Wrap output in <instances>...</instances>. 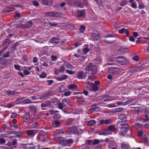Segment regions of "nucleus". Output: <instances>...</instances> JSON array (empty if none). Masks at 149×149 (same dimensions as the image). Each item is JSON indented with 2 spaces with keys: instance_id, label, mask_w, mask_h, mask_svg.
I'll return each instance as SVG.
<instances>
[{
  "instance_id": "1",
  "label": "nucleus",
  "mask_w": 149,
  "mask_h": 149,
  "mask_svg": "<svg viewBox=\"0 0 149 149\" xmlns=\"http://www.w3.org/2000/svg\"><path fill=\"white\" fill-rule=\"evenodd\" d=\"M85 69L86 70L90 71V70L93 74H95L97 72V66L91 63H89L86 66Z\"/></svg>"
},
{
  "instance_id": "2",
  "label": "nucleus",
  "mask_w": 149,
  "mask_h": 149,
  "mask_svg": "<svg viewBox=\"0 0 149 149\" xmlns=\"http://www.w3.org/2000/svg\"><path fill=\"white\" fill-rule=\"evenodd\" d=\"M116 61L119 64L125 65L128 63V59L123 56H119L116 58Z\"/></svg>"
},
{
  "instance_id": "3",
  "label": "nucleus",
  "mask_w": 149,
  "mask_h": 149,
  "mask_svg": "<svg viewBox=\"0 0 149 149\" xmlns=\"http://www.w3.org/2000/svg\"><path fill=\"white\" fill-rule=\"evenodd\" d=\"M108 72L111 74H117L120 73V70L118 68L112 67L109 68Z\"/></svg>"
},
{
  "instance_id": "4",
  "label": "nucleus",
  "mask_w": 149,
  "mask_h": 149,
  "mask_svg": "<svg viewBox=\"0 0 149 149\" xmlns=\"http://www.w3.org/2000/svg\"><path fill=\"white\" fill-rule=\"evenodd\" d=\"M38 131L37 130H29L26 131L27 134L29 136L32 137H34L37 133Z\"/></svg>"
},
{
  "instance_id": "5",
  "label": "nucleus",
  "mask_w": 149,
  "mask_h": 149,
  "mask_svg": "<svg viewBox=\"0 0 149 149\" xmlns=\"http://www.w3.org/2000/svg\"><path fill=\"white\" fill-rule=\"evenodd\" d=\"M78 132L77 127L76 126L72 127L68 131V133L70 134H76Z\"/></svg>"
},
{
  "instance_id": "6",
  "label": "nucleus",
  "mask_w": 149,
  "mask_h": 149,
  "mask_svg": "<svg viewBox=\"0 0 149 149\" xmlns=\"http://www.w3.org/2000/svg\"><path fill=\"white\" fill-rule=\"evenodd\" d=\"M45 15L46 16L51 17H58V13L56 12L52 11L45 13Z\"/></svg>"
},
{
  "instance_id": "7",
  "label": "nucleus",
  "mask_w": 149,
  "mask_h": 149,
  "mask_svg": "<svg viewBox=\"0 0 149 149\" xmlns=\"http://www.w3.org/2000/svg\"><path fill=\"white\" fill-rule=\"evenodd\" d=\"M100 38V36L98 32H93L92 34L91 38L93 40H97Z\"/></svg>"
},
{
  "instance_id": "8",
  "label": "nucleus",
  "mask_w": 149,
  "mask_h": 149,
  "mask_svg": "<svg viewBox=\"0 0 149 149\" xmlns=\"http://www.w3.org/2000/svg\"><path fill=\"white\" fill-rule=\"evenodd\" d=\"M65 70V68L63 66L60 67L59 69H55L54 71V72L56 74H57L58 73L60 72L63 73Z\"/></svg>"
},
{
  "instance_id": "9",
  "label": "nucleus",
  "mask_w": 149,
  "mask_h": 149,
  "mask_svg": "<svg viewBox=\"0 0 149 149\" xmlns=\"http://www.w3.org/2000/svg\"><path fill=\"white\" fill-rule=\"evenodd\" d=\"M118 32L120 34H123V33H125L127 35V37H129V32L127 29L125 28H122L118 31Z\"/></svg>"
},
{
  "instance_id": "10",
  "label": "nucleus",
  "mask_w": 149,
  "mask_h": 149,
  "mask_svg": "<svg viewBox=\"0 0 149 149\" xmlns=\"http://www.w3.org/2000/svg\"><path fill=\"white\" fill-rule=\"evenodd\" d=\"M30 145V149H39V147L38 145L36 143H32L29 144Z\"/></svg>"
},
{
  "instance_id": "11",
  "label": "nucleus",
  "mask_w": 149,
  "mask_h": 149,
  "mask_svg": "<svg viewBox=\"0 0 149 149\" xmlns=\"http://www.w3.org/2000/svg\"><path fill=\"white\" fill-rule=\"evenodd\" d=\"M42 4L45 5L50 6L52 3V0H42Z\"/></svg>"
},
{
  "instance_id": "12",
  "label": "nucleus",
  "mask_w": 149,
  "mask_h": 149,
  "mask_svg": "<svg viewBox=\"0 0 149 149\" xmlns=\"http://www.w3.org/2000/svg\"><path fill=\"white\" fill-rule=\"evenodd\" d=\"M128 49V48L124 46H123L119 49L118 51L120 53H124L127 52Z\"/></svg>"
},
{
  "instance_id": "13",
  "label": "nucleus",
  "mask_w": 149,
  "mask_h": 149,
  "mask_svg": "<svg viewBox=\"0 0 149 149\" xmlns=\"http://www.w3.org/2000/svg\"><path fill=\"white\" fill-rule=\"evenodd\" d=\"M122 149H129V146L128 143L126 142H124L121 145Z\"/></svg>"
},
{
  "instance_id": "14",
  "label": "nucleus",
  "mask_w": 149,
  "mask_h": 149,
  "mask_svg": "<svg viewBox=\"0 0 149 149\" xmlns=\"http://www.w3.org/2000/svg\"><path fill=\"white\" fill-rule=\"evenodd\" d=\"M77 77L79 79H84L85 78V75L83 71H81L78 74Z\"/></svg>"
},
{
  "instance_id": "15",
  "label": "nucleus",
  "mask_w": 149,
  "mask_h": 149,
  "mask_svg": "<svg viewBox=\"0 0 149 149\" xmlns=\"http://www.w3.org/2000/svg\"><path fill=\"white\" fill-rule=\"evenodd\" d=\"M119 119L121 120V122H125L127 120L126 116L125 115L122 114L120 115L119 116Z\"/></svg>"
},
{
  "instance_id": "16",
  "label": "nucleus",
  "mask_w": 149,
  "mask_h": 149,
  "mask_svg": "<svg viewBox=\"0 0 149 149\" xmlns=\"http://www.w3.org/2000/svg\"><path fill=\"white\" fill-rule=\"evenodd\" d=\"M62 102L64 107H65L69 103L70 100L69 99L64 98L62 100Z\"/></svg>"
},
{
  "instance_id": "17",
  "label": "nucleus",
  "mask_w": 149,
  "mask_h": 149,
  "mask_svg": "<svg viewBox=\"0 0 149 149\" xmlns=\"http://www.w3.org/2000/svg\"><path fill=\"white\" fill-rule=\"evenodd\" d=\"M121 130L122 132H126L128 130V126L126 124H124L121 127Z\"/></svg>"
},
{
  "instance_id": "18",
  "label": "nucleus",
  "mask_w": 149,
  "mask_h": 149,
  "mask_svg": "<svg viewBox=\"0 0 149 149\" xmlns=\"http://www.w3.org/2000/svg\"><path fill=\"white\" fill-rule=\"evenodd\" d=\"M77 13V16L78 17H84L85 16V13L84 10H78Z\"/></svg>"
},
{
  "instance_id": "19",
  "label": "nucleus",
  "mask_w": 149,
  "mask_h": 149,
  "mask_svg": "<svg viewBox=\"0 0 149 149\" xmlns=\"http://www.w3.org/2000/svg\"><path fill=\"white\" fill-rule=\"evenodd\" d=\"M91 87L90 88V90L93 91L95 92L97 91L98 89V88L95 86L93 83H92L91 84Z\"/></svg>"
},
{
  "instance_id": "20",
  "label": "nucleus",
  "mask_w": 149,
  "mask_h": 149,
  "mask_svg": "<svg viewBox=\"0 0 149 149\" xmlns=\"http://www.w3.org/2000/svg\"><path fill=\"white\" fill-rule=\"evenodd\" d=\"M96 123V121L94 120H91L88 121L87 122V125L88 126H93Z\"/></svg>"
},
{
  "instance_id": "21",
  "label": "nucleus",
  "mask_w": 149,
  "mask_h": 149,
  "mask_svg": "<svg viewBox=\"0 0 149 149\" xmlns=\"http://www.w3.org/2000/svg\"><path fill=\"white\" fill-rule=\"evenodd\" d=\"M30 113L27 112L26 113L24 116L23 117V119L25 120H28L30 118Z\"/></svg>"
},
{
  "instance_id": "22",
  "label": "nucleus",
  "mask_w": 149,
  "mask_h": 149,
  "mask_svg": "<svg viewBox=\"0 0 149 149\" xmlns=\"http://www.w3.org/2000/svg\"><path fill=\"white\" fill-rule=\"evenodd\" d=\"M29 126L31 128L36 129L39 126V125L37 122H35L33 124H32L30 125Z\"/></svg>"
},
{
  "instance_id": "23",
  "label": "nucleus",
  "mask_w": 149,
  "mask_h": 149,
  "mask_svg": "<svg viewBox=\"0 0 149 149\" xmlns=\"http://www.w3.org/2000/svg\"><path fill=\"white\" fill-rule=\"evenodd\" d=\"M59 39L58 38L54 37L52 38L50 42L52 43H55L57 44L59 42Z\"/></svg>"
},
{
  "instance_id": "24",
  "label": "nucleus",
  "mask_w": 149,
  "mask_h": 149,
  "mask_svg": "<svg viewBox=\"0 0 149 149\" xmlns=\"http://www.w3.org/2000/svg\"><path fill=\"white\" fill-rule=\"evenodd\" d=\"M59 143L61 144L62 146H68L67 140H63L59 142Z\"/></svg>"
},
{
  "instance_id": "25",
  "label": "nucleus",
  "mask_w": 149,
  "mask_h": 149,
  "mask_svg": "<svg viewBox=\"0 0 149 149\" xmlns=\"http://www.w3.org/2000/svg\"><path fill=\"white\" fill-rule=\"evenodd\" d=\"M74 6L80 8H83V5L81 4V3L79 1H77L74 3Z\"/></svg>"
},
{
  "instance_id": "26",
  "label": "nucleus",
  "mask_w": 149,
  "mask_h": 149,
  "mask_svg": "<svg viewBox=\"0 0 149 149\" xmlns=\"http://www.w3.org/2000/svg\"><path fill=\"white\" fill-rule=\"evenodd\" d=\"M116 130L115 125H111L109 126L107 128V130L111 132H114Z\"/></svg>"
},
{
  "instance_id": "27",
  "label": "nucleus",
  "mask_w": 149,
  "mask_h": 149,
  "mask_svg": "<svg viewBox=\"0 0 149 149\" xmlns=\"http://www.w3.org/2000/svg\"><path fill=\"white\" fill-rule=\"evenodd\" d=\"M41 106L42 107V109L44 110L45 109V108L50 106V103L48 102H45L42 104Z\"/></svg>"
},
{
  "instance_id": "28",
  "label": "nucleus",
  "mask_w": 149,
  "mask_h": 149,
  "mask_svg": "<svg viewBox=\"0 0 149 149\" xmlns=\"http://www.w3.org/2000/svg\"><path fill=\"white\" fill-rule=\"evenodd\" d=\"M40 22L42 24H49V20L47 19H42L40 20Z\"/></svg>"
},
{
  "instance_id": "29",
  "label": "nucleus",
  "mask_w": 149,
  "mask_h": 149,
  "mask_svg": "<svg viewBox=\"0 0 149 149\" xmlns=\"http://www.w3.org/2000/svg\"><path fill=\"white\" fill-rule=\"evenodd\" d=\"M102 140H98L97 139H94L93 140V145H95L99 143L100 142L102 141Z\"/></svg>"
},
{
  "instance_id": "30",
  "label": "nucleus",
  "mask_w": 149,
  "mask_h": 149,
  "mask_svg": "<svg viewBox=\"0 0 149 149\" xmlns=\"http://www.w3.org/2000/svg\"><path fill=\"white\" fill-rule=\"evenodd\" d=\"M69 88L70 89L74 90L77 88V86L75 84H71L69 86Z\"/></svg>"
},
{
  "instance_id": "31",
  "label": "nucleus",
  "mask_w": 149,
  "mask_h": 149,
  "mask_svg": "<svg viewBox=\"0 0 149 149\" xmlns=\"http://www.w3.org/2000/svg\"><path fill=\"white\" fill-rule=\"evenodd\" d=\"M138 3L139 4L138 7L139 9H142L145 7L142 1H139Z\"/></svg>"
},
{
  "instance_id": "32",
  "label": "nucleus",
  "mask_w": 149,
  "mask_h": 149,
  "mask_svg": "<svg viewBox=\"0 0 149 149\" xmlns=\"http://www.w3.org/2000/svg\"><path fill=\"white\" fill-rule=\"evenodd\" d=\"M51 102L55 105L58 102V99L56 98H53L51 99Z\"/></svg>"
},
{
  "instance_id": "33",
  "label": "nucleus",
  "mask_w": 149,
  "mask_h": 149,
  "mask_svg": "<svg viewBox=\"0 0 149 149\" xmlns=\"http://www.w3.org/2000/svg\"><path fill=\"white\" fill-rule=\"evenodd\" d=\"M108 134L107 130H105L102 131L99 133V134L101 135H104L106 136Z\"/></svg>"
},
{
  "instance_id": "34",
  "label": "nucleus",
  "mask_w": 149,
  "mask_h": 149,
  "mask_svg": "<svg viewBox=\"0 0 149 149\" xmlns=\"http://www.w3.org/2000/svg\"><path fill=\"white\" fill-rule=\"evenodd\" d=\"M24 98L22 97L17 99L16 101L17 104H19L21 103L23 101Z\"/></svg>"
},
{
  "instance_id": "35",
  "label": "nucleus",
  "mask_w": 149,
  "mask_h": 149,
  "mask_svg": "<svg viewBox=\"0 0 149 149\" xmlns=\"http://www.w3.org/2000/svg\"><path fill=\"white\" fill-rule=\"evenodd\" d=\"M101 58L99 57H98L96 58L95 60V62L97 64H100L101 63Z\"/></svg>"
},
{
  "instance_id": "36",
  "label": "nucleus",
  "mask_w": 149,
  "mask_h": 149,
  "mask_svg": "<svg viewBox=\"0 0 149 149\" xmlns=\"http://www.w3.org/2000/svg\"><path fill=\"white\" fill-rule=\"evenodd\" d=\"M123 108H118L114 109L113 110L114 112H117L123 111Z\"/></svg>"
},
{
  "instance_id": "37",
  "label": "nucleus",
  "mask_w": 149,
  "mask_h": 149,
  "mask_svg": "<svg viewBox=\"0 0 149 149\" xmlns=\"http://www.w3.org/2000/svg\"><path fill=\"white\" fill-rule=\"evenodd\" d=\"M104 121L105 124L106 125H109L112 123L111 120V119L105 120Z\"/></svg>"
},
{
  "instance_id": "38",
  "label": "nucleus",
  "mask_w": 149,
  "mask_h": 149,
  "mask_svg": "<svg viewBox=\"0 0 149 149\" xmlns=\"http://www.w3.org/2000/svg\"><path fill=\"white\" fill-rule=\"evenodd\" d=\"M33 22L32 21H30L28 22L26 24L27 27L29 28H30L31 27L32 25Z\"/></svg>"
},
{
  "instance_id": "39",
  "label": "nucleus",
  "mask_w": 149,
  "mask_h": 149,
  "mask_svg": "<svg viewBox=\"0 0 149 149\" xmlns=\"http://www.w3.org/2000/svg\"><path fill=\"white\" fill-rule=\"evenodd\" d=\"M131 6L132 8L134 9L136 8H137V6L136 2H133L131 3Z\"/></svg>"
},
{
  "instance_id": "40",
  "label": "nucleus",
  "mask_w": 149,
  "mask_h": 149,
  "mask_svg": "<svg viewBox=\"0 0 149 149\" xmlns=\"http://www.w3.org/2000/svg\"><path fill=\"white\" fill-rule=\"evenodd\" d=\"M85 29V27L84 25H81L80 26V28L79 29L80 32L83 33L84 32V31Z\"/></svg>"
},
{
  "instance_id": "41",
  "label": "nucleus",
  "mask_w": 149,
  "mask_h": 149,
  "mask_svg": "<svg viewBox=\"0 0 149 149\" xmlns=\"http://www.w3.org/2000/svg\"><path fill=\"white\" fill-rule=\"evenodd\" d=\"M145 112L146 114L145 115V117H146V118L145 119L144 121H149V118L148 117V115L146 114L148 112V111L147 110H146Z\"/></svg>"
},
{
  "instance_id": "42",
  "label": "nucleus",
  "mask_w": 149,
  "mask_h": 149,
  "mask_svg": "<svg viewBox=\"0 0 149 149\" xmlns=\"http://www.w3.org/2000/svg\"><path fill=\"white\" fill-rule=\"evenodd\" d=\"M65 90V88L64 86H60L59 89V91L60 92H62L64 91Z\"/></svg>"
},
{
  "instance_id": "43",
  "label": "nucleus",
  "mask_w": 149,
  "mask_h": 149,
  "mask_svg": "<svg viewBox=\"0 0 149 149\" xmlns=\"http://www.w3.org/2000/svg\"><path fill=\"white\" fill-rule=\"evenodd\" d=\"M89 51V49L88 47H85L83 49V52L84 54H86Z\"/></svg>"
},
{
  "instance_id": "44",
  "label": "nucleus",
  "mask_w": 149,
  "mask_h": 149,
  "mask_svg": "<svg viewBox=\"0 0 149 149\" xmlns=\"http://www.w3.org/2000/svg\"><path fill=\"white\" fill-rule=\"evenodd\" d=\"M47 74L44 72H42V74H40L39 77L40 78H44L46 77Z\"/></svg>"
},
{
  "instance_id": "45",
  "label": "nucleus",
  "mask_w": 149,
  "mask_h": 149,
  "mask_svg": "<svg viewBox=\"0 0 149 149\" xmlns=\"http://www.w3.org/2000/svg\"><path fill=\"white\" fill-rule=\"evenodd\" d=\"M53 124H54L55 125V127H58L60 124V122L58 120H55L54 121Z\"/></svg>"
},
{
  "instance_id": "46",
  "label": "nucleus",
  "mask_w": 149,
  "mask_h": 149,
  "mask_svg": "<svg viewBox=\"0 0 149 149\" xmlns=\"http://www.w3.org/2000/svg\"><path fill=\"white\" fill-rule=\"evenodd\" d=\"M7 93L9 95H14L15 94V92L13 91H12L10 90H9L7 91Z\"/></svg>"
},
{
  "instance_id": "47",
  "label": "nucleus",
  "mask_w": 149,
  "mask_h": 149,
  "mask_svg": "<svg viewBox=\"0 0 149 149\" xmlns=\"http://www.w3.org/2000/svg\"><path fill=\"white\" fill-rule=\"evenodd\" d=\"M127 3V1H122L120 3V6H125Z\"/></svg>"
},
{
  "instance_id": "48",
  "label": "nucleus",
  "mask_w": 149,
  "mask_h": 149,
  "mask_svg": "<svg viewBox=\"0 0 149 149\" xmlns=\"http://www.w3.org/2000/svg\"><path fill=\"white\" fill-rule=\"evenodd\" d=\"M105 43L107 44H111L112 43L113 41V40H110L109 39H105L104 40Z\"/></svg>"
},
{
  "instance_id": "49",
  "label": "nucleus",
  "mask_w": 149,
  "mask_h": 149,
  "mask_svg": "<svg viewBox=\"0 0 149 149\" xmlns=\"http://www.w3.org/2000/svg\"><path fill=\"white\" fill-rule=\"evenodd\" d=\"M49 24L51 26H55L57 25V24L54 22H51L49 21Z\"/></svg>"
},
{
  "instance_id": "50",
  "label": "nucleus",
  "mask_w": 149,
  "mask_h": 149,
  "mask_svg": "<svg viewBox=\"0 0 149 149\" xmlns=\"http://www.w3.org/2000/svg\"><path fill=\"white\" fill-rule=\"evenodd\" d=\"M47 134V132L43 130H41L40 132V134L42 136H45Z\"/></svg>"
},
{
  "instance_id": "51",
  "label": "nucleus",
  "mask_w": 149,
  "mask_h": 149,
  "mask_svg": "<svg viewBox=\"0 0 149 149\" xmlns=\"http://www.w3.org/2000/svg\"><path fill=\"white\" fill-rule=\"evenodd\" d=\"M67 140L68 146H69L70 144H72L73 142V140L72 139H67Z\"/></svg>"
},
{
  "instance_id": "52",
  "label": "nucleus",
  "mask_w": 149,
  "mask_h": 149,
  "mask_svg": "<svg viewBox=\"0 0 149 149\" xmlns=\"http://www.w3.org/2000/svg\"><path fill=\"white\" fill-rule=\"evenodd\" d=\"M132 59L133 60L137 61H138L139 57L137 55H135L132 57Z\"/></svg>"
},
{
  "instance_id": "53",
  "label": "nucleus",
  "mask_w": 149,
  "mask_h": 149,
  "mask_svg": "<svg viewBox=\"0 0 149 149\" xmlns=\"http://www.w3.org/2000/svg\"><path fill=\"white\" fill-rule=\"evenodd\" d=\"M25 103L26 104H30L33 103V102L30 99H27L25 100Z\"/></svg>"
},
{
  "instance_id": "54",
  "label": "nucleus",
  "mask_w": 149,
  "mask_h": 149,
  "mask_svg": "<svg viewBox=\"0 0 149 149\" xmlns=\"http://www.w3.org/2000/svg\"><path fill=\"white\" fill-rule=\"evenodd\" d=\"M5 140L3 138H1L0 139V144H3L6 143Z\"/></svg>"
},
{
  "instance_id": "55",
  "label": "nucleus",
  "mask_w": 149,
  "mask_h": 149,
  "mask_svg": "<svg viewBox=\"0 0 149 149\" xmlns=\"http://www.w3.org/2000/svg\"><path fill=\"white\" fill-rule=\"evenodd\" d=\"M26 91L29 93H31L34 92V91L32 89H26Z\"/></svg>"
},
{
  "instance_id": "56",
  "label": "nucleus",
  "mask_w": 149,
  "mask_h": 149,
  "mask_svg": "<svg viewBox=\"0 0 149 149\" xmlns=\"http://www.w3.org/2000/svg\"><path fill=\"white\" fill-rule=\"evenodd\" d=\"M64 106L63 105L62 103H59L58 104V108L59 109H63Z\"/></svg>"
},
{
  "instance_id": "57",
  "label": "nucleus",
  "mask_w": 149,
  "mask_h": 149,
  "mask_svg": "<svg viewBox=\"0 0 149 149\" xmlns=\"http://www.w3.org/2000/svg\"><path fill=\"white\" fill-rule=\"evenodd\" d=\"M38 59L36 57H34L33 58V62L34 63H36V64L38 63Z\"/></svg>"
},
{
  "instance_id": "58",
  "label": "nucleus",
  "mask_w": 149,
  "mask_h": 149,
  "mask_svg": "<svg viewBox=\"0 0 149 149\" xmlns=\"http://www.w3.org/2000/svg\"><path fill=\"white\" fill-rule=\"evenodd\" d=\"M17 115V113H12L10 115V117L12 118H13L15 117Z\"/></svg>"
},
{
  "instance_id": "59",
  "label": "nucleus",
  "mask_w": 149,
  "mask_h": 149,
  "mask_svg": "<svg viewBox=\"0 0 149 149\" xmlns=\"http://www.w3.org/2000/svg\"><path fill=\"white\" fill-rule=\"evenodd\" d=\"M21 15L20 13L18 12H15V17H20Z\"/></svg>"
},
{
  "instance_id": "60",
  "label": "nucleus",
  "mask_w": 149,
  "mask_h": 149,
  "mask_svg": "<svg viewBox=\"0 0 149 149\" xmlns=\"http://www.w3.org/2000/svg\"><path fill=\"white\" fill-rule=\"evenodd\" d=\"M71 92L70 91L66 92L64 93V95L65 96H68L70 95L71 94Z\"/></svg>"
},
{
  "instance_id": "61",
  "label": "nucleus",
  "mask_w": 149,
  "mask_h": 149,
  "mask_svg": "<svg viewBox=\"0 0 149 149\" xmlns=\"http://www.w3.org/2000/svg\"><path fill=\"white\" fill-rule=\"evenodd\" d=\"M135 125L139 128H142L143 126V125L142 124H140L138 123H136Z\"/></svg>"
},
{
  "instance_id": "62",
  "label": "nucleus",
  "mask_w": 149,
  "mask_h": 149,
  "mask_svg": "<svg viewBox=\"0 0 149 149\" xmlns=\"http://www.w3.org/2000/svg\"><path fill=\"white\" fill-rule=\"evenodd\" d=\"M66 71L67 73L69 74L70 75L72 74H73L74 72V71H72L71 70H66Z\"/></svg>"
},
{
  "instance_id": "63",
  "label": "nucleus",
  "mask_w": 149,
  "mask_h": 149,
  "mask_svg": "<svg viewBox=\"0 0 149 149\" xmlns=\"http://www.w3.org/2000/svg\"><path fill=\"white\" fill-rule=\"evenodd\" d=\"M54 118L56 119H58L60 118V116L59 114H56L54 116Z\"/></svg>"
},
{
  "instance_id": "64",
  "label": "nucleus",
  "mask_w": 149,
  "mask_h": 149,
  "mask_svg": "<svg viewBox=\"0 0 149 149\" xmlns=\"http://www.w3.org/2000/svg\"><path fill=\"white\" fill-rule=\"evenodd\" d=\"M52 60L53 61H55L57 59V57L55 55H52L51 56Z\"/></svg>"
}]
</instances>
